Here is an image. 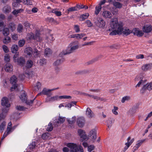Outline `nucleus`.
Masks as SVG:
<instances>
[{
    "label": "nucleus",
    "instance_id": "nucleus-43",
    "mask_svg": "<svg viewBox=\"0 0 152 152\" xmlns=\"http://www.w3.org/2000/svg\"><path fill=\"white\" fill-rule=\"evenodd\" d=\"M23 26L21 24H19L17 28L18 31L20 33L23 31Z\"/></svg>",
    "mask_w": 152,
    "mask_h": 152
},
{
    "label": "nucleus",
    "instance_id": "nucleus-30",
    "mask_svg": "<svg viewBox=\"0 0 152 152\" xmlns=\"http://www.w3.org/2000/svg\"><path fill=\"white\" fill-rule=\"evenodd\" d=\"M52 53V52L50 48H46L45 51V56H49Z\"/></svg>",
    "mask_w": 152,
    "mask_h": 152
},
{
    "label": "nucleus",
    "instance_id": "nucleus-21",
    "mask_svg": "<svg viewBox=\"0 0 152 152\" xmlns=\"http://www.w3.org/2000/svg\"><path fill=\"white\" fill-rule=\"evenodd\" d=\"M143 31L145 33H149L152 30L151 27L150 25H145L142 28Z\"/></svg>",
    "mask_w": 152,
    "mask_h": 152
},
{
    "label": "nucleus",
    "instance_id": "nucleus-46",
    "mask_svg": "<svg viewBox=\"0 0 152 152\" xmlns=\"http://www.w3.org/2000/svg\"><path fill=\"white\" fill-rule=\"evenodd\" d=\"M25 42V41L24 39L20 40L18 42V44L20 47H23L24 45Z\"/></svg>",
    "mask_w": 152,
    "mask_h": 152
},
{
    "label": "nucleus",
    "instance_id": "nucleus-37",
    "mask_svg": "<svg viewBox=\"0 0 152 152\" xmlns=\"http://www.w3.org/2000/svg\"><path fill=\"white\" fill-rule=\"evenodd\" d=\"M102 9V7L100 6H96L95 7V14L97 15L99 13L100 11Z\"/></svg>",
    "mask_w": 152,
    "mask_h": 152
},
{
    "label": "nucleus",
    "instance_id": "nucleus-61",
    "mask_svg": "<svg viewBox=\"0 0 152 152\" xmlns=\"http://www.w3.org/2000/svg\"><path fill=\"white\" fill-rule=\"evenodd\" d=\"M71 97L69 96H59V99H71Z\"/></svg>",
    "mask_w": 152,
    "mask_h": 152
},
{
    "label": "nucleus",
    "instance_id": "nucleus-39",
    "mask_svg": "<svg viewBox=\"0 0 152 152\" xmlns=\"http://www.w3.org/2000/svg\"><path fill=\"white\" fill-rule=\"evenodd\" d=\"M11 41V38L9 37H7L4 38L3 40V43L6 44H7Z\"/></svg>",
    "mask_w": 152,
    "mask_h": 152
},
{
    "label": "nucleus",
    "instance_id": "nucleus-54",
    "mask_svg": "<svg viewBox=\"0 0 152 152\" xmlns=\"http://www.w3.org/2000/svg\"><path fill=\"white\" fill-rule=\"evenodd\" d=\"M23 3L24 4L31 5L32 4L31 0H24Z\"/></svg>",
    "mask_w": 152,
    "mask_h": 152
},
{
    "label": "nucleus",
    "instance_id": "nucleus-64",
    "mask_svg": "<svg viewBox=\"0 0 152 152\" xmlns=\"http://www.w3.org/2000/svg\"><path fill=\"white\" fill-rule=\"evenodd\" d=\"M18 35L17 34H12V39L15 40H16L18 39Z\"/></svg>",
    "mask_w": 152,
    "mask_h": 152
},
{
    "label": "nucleus",
    "instance_id": "nucleus-12",
    "mask_svg": "<svg viewBox=\"0 0 152 152\" xmlns=\"http://www.w3.org/2000/svg\"><path fill=\"white\" fill-rule=\"evenodd\" d=\"M85 122L84 117H80L77 118V123L78 126L80 127H83L84 125Z\"/></svg>",
    "mask_w": 152,
    "mask_h": 152
},
{
    "label": "nucleus",
    "instance_id": "nucleus-28",
    "mask_svg": "<svg viewBox=\"0 0 152 152\" xmlns=\"http://www.w3.org/2000/svg\"><path fill=\"white\" fill-rule=\"evenodd\" d=\"M18 50V46L16 45H13L11 47V51L13 53H16Z\"/></svg>",
    "mask_w": 152,
    "mask_h": 152
},
{
    "label": "nucleus",
    "instance_id": "nucleus-62",
    "mask_svg": "<svg viewBox=\"0 0 152 152\" xmlns=\"http://www.w3.org/2000/svg\"><path fill=\"white\" fill-rule=\"evenodd\" d=\"M144 141V140H138L137 142V143L136 144V145L137 146V147H139L141 146V144Z\"/></svg>",
    "mask_w": 152,
    "mask_h": 152
},
{
    "label": "nucleus",
    "instance_id": "nucleus-49",
    "mask_svg": "<svg viewBox=\"0 0 152 152\" xmlns=\"http://www.w3.org/2000/svg\"><path fill=\"white\" fill-rule=\"evenodd\" d=\"M74 29L76 33H78L80 31V27L77 25H75L74 26Z\"/></svg>",
    "mask_w": 152,
    "mask_h": 152
},
{
    "label": "nucleus",
    "instance_id": "nucleus-27",
    "mask_svg": "<svg viewBox=\"0 0 152 152\" xmlns=\"http://www.w3.org/2000/svg\"><path fill=\"white\" fill-rule=\"evenodd\" d=\"M41 86V83L39 82H37V83L36 86H34L33 89L34 91H38L40 89Z\"/></svg>",
    "mask_w": 152,
    "mask_h": 152
},
{
    "label": "nucleus",
    "instance_id": "nucleus-5",
    "mask_svg": "<svg viewBox=\"0 0 152 152\" xmlns=\"http://www.w3.org/2000/svg\"><path fill=\"white\" fill-rule=\"evenodd\" d=\"M20 98L21 100L23 102H25L27 104L31 105L33 103L34 101L35 98L32 100H27V96L26 92L24 91H22L20 93Z\"/></svg>",
    "mask_w": 152,
    "mask_h": 152
},
{
    "label": "nucleus",
    "instance_id": "nucleus-24",
    "mask_svg": "<svg viewBox=\"0 0 152 152\" xmlns=\"http://www.w3.org/2000/svg\"><path fill=\"white\" fill-rule=\"evenodd\" d=\"M11 11V7L8 5L5 6L3 9V12L5 13H9Z\"/></svg>",
    "mask_w": 152,
    "mask_h": 152
},
{
    "label": "nucleus",
    "instance_id": "nucleus-14",
    "mask_svg": "<svg viewBox=\"0 0 152 152\" xmlns=\"http://www.w3.org/2000/svg\"><path fill=\"white\" fill-rule=\"evenodd\" d=\"M88 137L93 140H95L96 137V132L94 129L91 130L89 132Z\"/></svg>",
    "mask_w": 152,
    "mask_h": 152
},
{
    "label": "nucleus",
    "instance_id": "nucleus-22",
    "mask_svg": "<svg viewBox=\"0 0 152 152\" xmlns=\"http://www.w3.org/2000/svg\"><path fill=\"white\" fill-rule=\"evenodd\" d=\"M43 94L44 95H47L50 96L52 95V94L50 93L49 89L44 88L42 90L41 92L38 94V95H40L41 94Z\"/></svg>",
    "mask_w": 152,
    "mask_h": 152
},
{
    "label": "nucleus",
    "instance_id": "nucleus-50",
    "mask_svg": "<svg viewBox=\"0 0 152 152\" xmlns=\"http://www.w3.org/2000/svg\"><path fill=\"white\" fill-rule=\"evenodd\" d=\"M113 4L116 8H121L122 6V4L118 2H113Z\"/></svg>",
    "mask_w": 152,
    "mask_h": 152
},
{
    "label": "nucleus",
    "instance_id": "nucleus-13",
    "mask_svg": "<svg viewBox=\"0 0 152 152\" xmlns=\"http://www.w3.org/2000/svg\"><path fill=\"white\" fill-rule=\"evenodd\" d=\"M102 15L105 18L111 19L113 15L111 12L108 10H104L102 13Z\"/></svg>",
    "mask_w": 152,
    "mask_h": 152
},
{
    "label": "nucleus",
    "instance_id": "nucleus-51",
    "mask_svg": "<svg viewBox=\"0 0 152 152\" xmlns=\"http://www.w3.org/2000/svg\"><path fill=\"white\" fill-rule=\"evenodd\" d=\"M6 125V122L4 121L0 125V131L3 130Z\"/></svg>",
    "mask_w": 152,
    "mask_h": 152
},
{
    "label": "nucleus",
    "instance_id": "nucleus-6",
    "mask_svg": "<svg viewBox=\"0 0 152 152\" xmlns=\"http://www.w3.org/2000/svg\"><path fill=\"white\" fill-rule=\"evenodd\" d=\"M19 55L18 54H15L13 56V61L17 63L18 64L23 65L25 63V60L23 57H19Z\"/></svg>",
    "mask_w": 152,
    "mask_h": 152
},
{
    "label": "nucleus",
    "instance_id": "nucleus-56",
    "mask_svg": "<svg viewBox=\"0 0 152 152\" xmlns=\"http://www.w3.org/2000/svg\"><path fill=\"white\" fill-rule=\"evenodd\" d=\"M76 119V117L75 116H74L72 117V120L71 121L68 119L67 121L69 124H72L73 123H74L75 122Z\"/></svg>",
    "mask_w": 152,
    "mask_h": 152
},
{
    "label": "nucleus",
    "instance_id": "nucleus-42",
    "mask_svg": "<svg viewBox=\"0 0 152 152\" xmlns=\"http://www.w3.org/2000/svg\"><path fill=\"white\" fill-rule=\"evenodd\" d=\"M52 12L55 13L57 16H60L61 15V13L60 11H58L56 9H53L52 10Z\"/></svg>",
    "mask_w": 152,
    "mask_h": 152
},
{
    "label": "nucleus",
    "instance_id": "nucleus-38",
    "mask_svg": "<svg viewBox=\"0 0 152 152\" xmlns=\"http://www.w3.org/2000/svg\"><path fill=\"white\" fill-rule=\"evenodd\" d=\"M63 61V59L57 60L54 62L53 63V65L55 66H57L61 64L62 62Z\"/></svg>",
    "mask_w": 152,
    "mask_h": 152
},
{
    "label": "nucleus",
    "instance_id": "nucleus-19",
    "mask_svg": "<svg viewBox=\"0 0 152 152\" xmlns=\"http://www.w3.org/2000/svg\"><path fill=\"white\" fill-rule=\"evenodd\" d=\"M8 111V109L7 108L2 109V113L0 114V121L5 118Z\"/></svg>",
    "mask_w": 152,
    "mask_h": 152
},
{
    "label": "nucleus",
    "instance_id": "nucleus-40",
    "mask_svg": "<svg viewBox=\"0 0 152 152\" xmlns=\"http://www.w3.org/2000/svg\"><path fill=\"white\" fill-rule=\"evenodd\" d=\"M27 38L29 39H34V35L33 33L31 32L27 34Z\"/></svg>",
    "mask_w": 152,
    "mask_h": 152
},
{
    "label": "nucleus",
    "instance_id": "nucleus-17",
    "mask_svg": "<svg viewBox=\"0 0 152 152\" xmlns=\"http://www.w3.org/2000/svg\"><path fill=\"white\" fill-rule=\"evenodd\" d=\"M86 115L89 118H92L94 117V115L91 110L88 107L86 110Z\"/></svg>",
    "mask_w": 152,
    "mask_h": 152
},
{
    "label": "nucleus",
    "instance_id": "nucleus-59",
    "mask_svg": "<svg viewBox=\"0 0 152 152\" xmlns=\"http://www.w3.org/2000/svg\"><path fill=\"white\" fill-rule=\"evenodd\" d=\"M95 147L94 145H90L88 146V151L89 152H91L94 149Z\"/></svg>",
    "mask_w": 152,
    "mask_h": 152
},
{
    "label": "nucleus",
    "instance_id": "nucleus-23",
    "mask_svg": "<svg viewBox=\"0 0 152 152\" xmlns=\"http://www.w3.org/2000/svg\"><path fill=\"white\" fill-rule=\"evenodd\" d=\"M25 52L29 57H30L31 56L33 53L32 49L30 47H28L26 48L25 50Z\"/></svg>",
    "mask_w": 152,
    "mask_h": 152
},
{
    "label": "nucleus",
    "instance_id": "nucleus-9",
    "mask_svg": "<svg viewBox=\"0 0 152 152\" xmlns=\"http://www.w3.org/2000/svg\"><path fill=\"white\" fill-rule=\"evenodd\" d=\"M1 104L2 106L5 107L3 109L7 108L9 109L8 107L10 106L8 99L6 97H4L2 99Z\"/></svg>",
    "mask_w": 152,
    "mask_h": 152
},
{
    "label": "nucleus",
    "instance_id": "nucleus-60",
    "mask_svg": "<svg viewBox=\"0 0 152 152\" xmlns=\"http://www.w3.org/2000/svg\"><path fill=\"white\" fill-rule=\"evenodd\" d=\"M40 53L37 49L34 50L33 52V55L35 57H37L39 54Z\"/></svg>",
    "mask_w": 152,
    "mask_h": 152
},
{
    "label": "nucleus",
    "instance_id": "nucleus-55",
    "mask_svg": "<svg viewBox=\"0 0 152 152\" xmlns=\"http://www.w3.org/2000/svg\"><path fill=\"white\" fill-rule=\"evenodd\" d=\"M80 138L81 139L80 140L82 142H83V140H88V137L85 134L83 135V136L81 137H80Z\"/></svg>",
    "mask_w": 152,
    "mask_h": 152
},
{
    "label": "nucleus",
    "instance_id": "nucleus-1",
    "mask_svg": "<svg viewBox=\"0 0 152 152\" xmlns=\"http://www.w3.org/2000/svg\"><path fill=\"white\" fill-rule=\"evenodd\" d=\"M110 26L113 31L110 33V35H114L121 33V23L118 22L117 18L113 17L111 19Z\"/></svg>",
    "mask_w": 152,
    "mask_h": 152
},
{
    "label": "nucleus",
    "instance_id": "nucleus-34",
    "mask_svg": "<svg viewBox=\"0 0 152 152\" xmlns=\"http://www.w3.org/2000/svg\"><path fill=\"white\" fill-rule=\"evenodd\" d=\"M81 94L85 96H88L90 97H91L94 99H97L98 98V97L96 96H95L93 95L90 94L88 93H82Z\"/></svg>",
    "mask_w": 152,
    "mask_h": 152
},
{
    "label": "nucleus",
    "instance_id": "nucleus-3",
    "mask_svg": "<svg viewBox=\"0 0 152 152\" xmlns=\"http://www.w3.org/2000/svg\"><path fill=\"white\" fill-rule=\"evenodd\" d=\"M78 48L79 45L77 44V42H72L69 45V47L66 50L65 52L64 51L63 52V54L64 55L69 54L74 52Z\"/></svg>",
    "mask_w": 152,
    "mask_h": 152
},
{
    "label": "nucleus",
    "instance_id": "nucleus-20",
    "mask_svg": "<svg viewBox=\"0 0 152 152\" xmlns=\"http://www.w3.org/2000/svg\"><path fill=\"white\" fill-rule=\"evenodd\" d=\"M13 66L10 63H7L5 64L4 66V69L5 71L8 72H10L12 71Z\"/></svg>",
    "mask_w": 152,
    "mask_h": 152
},
{
    "label": "nucleus",
    "instance_id": "nucleus-48",
    "mask_svg": "<svg viewBox=\"0 0 152 152\" xmlns=\"http://www.w3.org/2000/svg\"><path fill=\"white\" fill-rule=\"evenodd\" d=\"M49 134L48 133H43L42 136V137L43 139H46L49 137Z\"/></svg>",
    "mask_w": 152,
    "mask_h": 152
},
{
    "label": "nucleus",
    "instance_id": "nucleus-29",
    "mask_svg": "<svg viewBox=\"0 0 152 152\" xmlns=\"http://www.w3.org/2000/svg\"><path fill=\"white\" fill-rule=\"evenodd\" d=\"M114 121V120L113 118H109L107 122V126L108 128H110Z\"/></svg>",
    "mask_w": 152,
    "mask_h": 152
},
{
    "label": "nucleus",
    "instance_id": "nucleus-52",
    "mask_svg": "<svg viewBox=\"0 0 152 152\" xmlns=\"http://www.w3.org/2000/svg\"><path fill=\"white\" fill-rule=\"evenodd\" d=\"M77 10V6L70 7L68 9V13H69V12L76 11Z\"/></svg>",
    "mask_w": 152,
    "mask_h": 152
},
{
    "label": "nucleus",
    "instance_id": "nucleus-32",
    "mask_svg": "<svg viewBox=\"0 0 152 152\" xmlns=\"http://www.w3.org/2000/svg\"><path fill=\"white\" fill-rule=\"evenodd\" d=\"M8 26L12 31H14L16 28L15 25L14 23H10L9 24Z\"/></svg>",
    "mask_w": 152,
    "mask_h": 152
},
{
    "label": "nucleus",
    "instance_id": "nucleus-57",
    "mask_svg": "<svg viewBox=\"0 0 152 152\" xmlns=\"http://www.w3.org/2000/svg\"><path fill=\"white\" fill-rule=\"evenodd\" d=\"M4 59L5 61L8 62L10 61V56L8 54H6L4 57Z\"/></svg>",
    "mask_w": 152,
    "mask_h": 152
},
{
    "label": "nucleus",
    "instance_id": "nucleus-36",
    "mask_svg": "<svg viewBox=\"0 0 152 152\" xmlns=\"http://www.w3.org/2000/svg\"><path fill=\"white\" fill-rule=\"evenodd\" d=\"M111 11L112 15H116L118 14V10L116 8H113Z\"/></svg>",
    "mask_w": 152,
    "mask_h": 152
},
{
    "label": "nucleus",
    "instance_id": "nucleus-11",
    "mask_svg": "<svg viewBox=\"0 0 152 152\" xmlns=\"http://www.w3.org/2000/svg\"><path fill=\"white\" fill-rule=\"evenodd\" d=\"M65 117H61L59 116L58 119H56L54 120V125L56 126H58L60 124L63 123L65 120Z\"/></svg>",
    "mask_w": 152,
    "mask_h": 152
},
{
    "label": "nucleus",
    "instance_id": "nucleus-63",
    "mask_svg": "<svg viewBox=\"0 0 152 152\" xmlns=\"http://www.w3.org/2000/svg\"><path fill=\"white\" fill-rule=\"evenodd\" d=\"M3 49L5 53L8 52L9 50L8 47L5 45H4L2 46Z\"/></svg>",
    "mask_w": 152,
    "mask_h": 152
},
{
    "label": "nucleus",
    "instance_id": "nucleus-53",
    "mask_svg": "<svg viewBox=\"0 0 152 152\" xmlns=\"http://www.w3.org/2000/svg\"><path fill=\"white\" fill-rule=\"evenodd\" d=\"M23 11V10L21 9H20L17 10H14V11L12 12V13L13 14L15 15L20 13L21 12Z\"/></svg>",
    "mask_w": 152,
    "mask_h": 152
},
{
    "label": "nucleus",
    "instance_id": "nucleus-47",
    "mask_svg": "<svg viewBox=\"0 0 152 152\" xmlns=\"http://www.w3.org/2000/svg\"><path fill=\"white\" fill-rule=\"evenodd\" d=\"M46 63V60L45 58H42L39 61V64L41 66L45 65Z\"/></svg>",
    "mask_w": 152,
    "mask_h": 152
},
{
    "label": "nucleus",
    "instance_id": "nucleus-33",
    "mask_svg": "<svg viewBox=\"0 0 152 152\" xmlns=\"http://www.w3.org/2000/svg\"><path fill=\"white\" fill-rule=\"evenodd\" d=\"M144 78V76L143 74H140L137 75L134 79L135 81H138L140 80H142Z\"/></svg>",
    "mask_w": 152,
    "mask_h": 152
},
{
    "label": "nucleus",
    "instance_id": "nucleus-35",
    "mask_svg": "<svg viewBox=\"0 0 152 152\" xmlns=\"http://www.w3.org/2000/svg\"><path fill=\"white\" fill-rule=\"evenodd\" d=\"M9 34V30L7 28H4L3 31V34L4 36H7Z\"/></svg>",
    "mask_w": 152,
    "mask_h": 152
},
{
    "label": "nucleus",
    "instance_id": "nucleus-31",
    "mask_svg": "<svg viewBox=\"0 0 152 152\" xmlns=\"http://www.w3.org/2000/svg\"><path fill=\"white\" fill-rule=\"evenodd\" d=\"M25 75H26V77L30 78V77H32L33 76H34V73L33 71H28L26 72Z\"/></svg>",
    "mask_w": 152,
    "mask_h": 152
},
{
    "label": "nucleus",
    "instance_id": "nucleus-8",
    "mask_svg": "<svg viewBox=\"0 0 152 152\" xmlns=\"http://www.w3.org/2000/svg\"><path fill=\"white\" fill-rule=\"evenodd\" d=\"M95 23L96 26L99 28H104L106 25L104 20L100 17L97 18Z\"/></svg>",
    "mask_w": 152,
    "mask_h": 152
},
{
    "label": "nucleus",
    "instance_id": "nucleus-2",
    "mask_svg": "<svg viewBox=\"0 0 152 152\" xmlns=\"http://www.w3.org/2000/svg\"><path fill=\"white\" fill-rule=\"evenodd\" d=\"M121 26V30L120 34H123L126 36H127L131 33H132L134 35H137L138 37H141L143 34L142 31L139 30L138 28H134L131 31L126 28H123V25L122 23Z\"/></svg>",
    "mask_w": 152,
    "mask_h": 152
},
{
    "label": "nucleus",
    "instance_id": "nucleus-15",
    "mask_svg": "<svg viewBox=\"0 0 152 152\" xmlns=\"http://www.w3.org/2000/svg\"><path fill=\"white\" fill-rule=\"evenodd\" d=\"M130 137H129L127 139V142L126 143L125 145L126 146L124 147L125 151L128 149L129 146L132 144L134 141V138L130 140Z\"/></svg>",
    "mask_w": 152,
    "mask_h": 152
},
{
    "label": "nucleus",
    "instance_id": "nucleus-41",
    "mask_svg": "<svg viewBox=\"0 0 152 152\" xmlns=\"http://www.w3.org/2000/svg\"><path fill=\"white\" fill-rule=\"evenodd\" d=\"M130 99V97L129 96H126L123 97L121 99V102L124 103L126 101H128Z\"/></svg>",
    "mask_w": 152,
    "mask_h": 152
},
{
    "label": "nucleus",
    "instance_id": "nucleus-10",
    "mask_svg": "<svg viewBox=\"0 0 152 152\" xmlns=\"http://www.w3.org/2000/svg\"><path fill=\"white\" fill-rule=\"evenodd\" d=\"M152 89V81L149 83H147L144 85L140 90L141 93H144L146 89L151 90Z\"/></svg>",
    "mask_w": 152,
    "mask_h": 152
},
{
    "label": "nucleus",
    "instance_id": "nucleus-18",
    "mask_svg": "<svg viewBox=\"0 0 152 152\" xmlns=\"http://www.w3.org/2000/svg\"><path fill=\"white\" fill-rule=\"evenodd\" d=\"M152 67V64H145L143 65L142 66V70L144 71H147L149 70Z\"/></svg>",
    "mask_w": 152,
    "mask_h": 152
},
{
    "label": "nucleus",
    "instance_id": "nucleus-16",
    "mask_svg": "<svg viewBox=\"0 0 152 152\" xmlns=\"http://www.w3.org/2000/svg\"><path fill=\"white\" fill-rule=\"evenodd\" d=\"M59 99V96L56 95L50 97H47L46 99V102H54L58 100Z\"/></svg>",
    "mask_w": 152,
    "mask_h": 152
},
{
    "label": "nucleus",
    "instance_id": "nucleus-58",
    "mask_svg": "<svg viewBox=\"0 0 152 152\" xmlns=\"http://www.w3.org/2000/svg\"><path fill=\"white\" fill-rule=\"evenodd\" d=\"M53 129V127L52 124H50V123L48 124V125L47 127V130L48 131H51Z\"/></svg>",
    "mask_w": 152,
    "mask_h": 152
},
{
    "label": "nucleus",
    "instance_id": "nucleus-4",
    "mask_svg": "<svg viewBox=\"0 0 152 152\" xmlns=\"http://www.w3.org/2000/svg\"><path fill=\"white\" fill-rule=\"evenodd\" d=\"M67 146L70 148L71 152H78L80 151L81 152H83V147L80 145H77L73 143H69L67 144Z\"/></svg>",
    "mask_w": 152,
    "mask_h": 152
},
{
    "label": "nucleus",
    "instance_id": "nucleus-44",
    "mask_svg": "<svg viewBox=\"0 0 152 152\" xmlns=\"http://www.w3.org/2000/svg\"><path fill=\"white\" fill-rule=\"evenodd\" d=\"M77 132L80 138L86 134L85 131L81 129H79Z\"/></svg>",
    "mask_w": 152,
    "mask_h": 152
},
{
    "label": "nucleus",
    "instance_id": "nucleus-7",
    "mask_svg": "<svg viewBox=\"0 0 152 152\" xmlns=\"http://www.w3.org/2000/svg\"><path fill=\"white\" fill-rule=\"evenodd\" d=\"M18 79L16 76L13 75L12 77L10 79V83L12 84V87L10 89V91H12L15 89H16L18 86V85L17 83Z\"/></svg>",
    "mask_w": 152,
    "mask_h": 152
},
{
    "label": "nucleus",
    "instance_id": "nucleus-26",
    "mask_svg": "<svg viewBox=\"0 0 152 152\" xmlns=\"http://www.w3.org/2000/svg\"><path fill=\"white\" fill-rule=\"evenodd\" d=\"M89 16V14L88 13H85L80 15V18L81 20H84L85 19L88 18Z\"/></svg>",
    "mask_w": 152,
    "mask_h": 152
},
{
    "label": "nucleus",
    "instance_id": "nucleus-45",
    "mask_svg": "<svg viewBox=\"0 0 152 152\" xmlns=\"http://www.w3.org/2000/svg\"><path fill=\"white\" fill-rule=\"evenodd\" d=\"M33 65V62L31 60H29L27 61L26 66L28 68H31Z\"/></svg>",
    "mask_w": 152,
    "mask_h": 152
},
{
    "label": "nucleus",
    "instance_id": "nucleus-25",
    "mask_svg": "<svg viewBox=\"0 0 152 152\" xmlns=\"http://www.w3.org/2000/svg\"><path fill=\"white\" fill-rule=\"evenodd\" d=\"M34 39L39 41H40L42 40V38L40 37L39 31H36V34L34 36Z\"/></svg>",
    "mask_w": 152,
    "mask_h": 152
}]
</instances>
